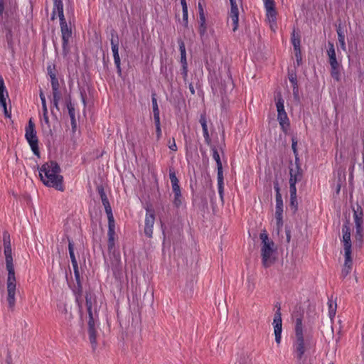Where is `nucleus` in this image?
<instances>
[{
	"instance_id": "423d86ee",
	"label": "nucleus",
	"mask_w": 364,
	"mask_h": 364,
	"mask_svg": "<svg viewBox=\"0 0 364 364\" xmlns=\"http://www.w3.org/2000/svg\"><path fill=\"white\" fill-rule=\"evenodd\" d=\"M328 50H327V55L329 58V64L331 65V73L333 78H334L336 80H339L340 77V64L337 61L336 59V50L334 48V45L331 42L328 43Z\"/></svg>"
},
{
	"instance_id": "f3484780",
	"label": "nucleus",
	"mask_w": 364,
	"mask_h": 364,
	"mask_svg": "<svg viewBox=\"0 0 364 364\" xmlns=\"http://www.w3.org/2000/svg\"><path fill=\"white\" fill-rule=\"evenodd\" d=\"M294 353L298 359H301L305 353L304 338H296V341L294 343Z\"/></svg>"
},
{
	"instance_id": "79ce46f5",
	"label": "nucleus",
	"mask_w": 364,
	"mask_h": 364,
	"mask_svg": "<svg viewBox=\"0 0 364 364\" xmlns=\"http://www.w3.org/2000/svg\"><path fill=\"white\" fill-rule=\"evenodd\" d=\"M51 87L53 90H59V82L57 77H53L50 80Z\"/></svg>"
},
{
	"instance_id": "4c0bfd02",
	"label": "nucleus",
	"mask_w": 364,
	"mask_h": 364,
	"mask_svg": "<svg viewBox=\"0 0 364 364\" xmlns=\"http://www.w3.org/2000/svg\"><path fill=\"white\" fill-rule=\"evenodd\" d=\"M67 107H68V113H69V115L71 118V120H72V123L73 124L74 121H75V108L73 107V105H72L71 102H68L67 104Z\"/></svg>"
},
{
	"instance_id": "a19ab883",
	"label": "nucleus",
	"mask_w": 364,
	"mask_h": 364,
	"mask_svg": "<svg viewBox=\"0 0 364 364\" xmlns=\"http://www.w3.org/2000/svg\"><path fill=\"white\" fill-rule=\"evenodd\" d=\"M0 106L3 108L5 117L9 118L11 117V111L7 108L6 101L0 102Z\"/></svg>"
},
{
	"instance_id": "c756f323",
	"label": "nucleus",
	"mask_w": 364,
	"mask_h": 364,
	"mask_svg": "<svg viewBox=\"0 0 364 364\" xmlns=\"http://www.w3.org/2000/svg\"><path fill=\"white\" fill-rule=\"evenodd\" d=\"M290 205L294 210L297 208L296 190L289 189Z\"/></svg>"
},
{
	"instance_id": "4468645a",
	"label": "nucleus",
	"mask_w": 364,
	"mask_h": 364,
	"mask_svg": "<svg viewBox=\"0 0 364 364\" xmlns=\"http://www.w3.org/2000/svg\"><path fill=\"white\" fill-rule=\"evenodd\" d=\"M111 46L113 53L114 64L116 67L118 68L119 71H120V58L119 55V41L117 36H116V38H114V36L112 35L111 39Z\"/></svg>"
},
{
	"instance_id": "052dcab7",
	"label": "nucleus",
	"mask_w": 364,
	"mask_h": 364,
	"mask_svg": "<svg viewBox=\"0 0 364 364\" xmlns=\"http://www.w3.org/2000/svg\"><path fill=\"white\" fill-rule=\"evenodd\" d=\"M336 32H337V34H338V36H339V33L340 34H342V35H345V31L344 30L341 28V26H339L337 29H336Z\"/></svg>"
},
{
	"instance_id": "c85d7f7f",
	"label": "nucleus",
	"mask_w": 364,
	"mask_h": 364,
	"mask_svg": "<svg viewBox=\"0 0 364 364\" xmlns=\"http://www.w3.org/2000/svg\"><path fill=\"white\" fill-rule=\"evenodd\" d=\"M61 99V94L59 90H53V106L59 110L58 104Z\"/></svg>"
},
{
	"instance_id": "2eb2a0df",
	"label": "nucleus",
	"mask_w": 364,
	"mask_h": 364,
	"mask_svg": "<svg viewBox=\"0 0 364 364\" xmlns=\"http://www.w3.org/2000/svg\"><path fill=\"white\" fill-rule=\"evenodd\" d=\"M99 193L100 195V198H101L102 204L104 205L106 214L107 215V219H108V220H110L112 222V220H114L112 208L110 206L108 198H107V195L105 194L103 188H100L99 190Z\"/></svg>"
},
{
	"instance_id": "2f4dec72",
	"label": "nucleus",
	"mask_w": 364,
	"mask_h": 364,
	"mask_svg": "<svg viewBox=\"0 0 364 364\" xmlns=\"http://www.w3.org/2000/svg\"><path fill=\"white\" fill-rule=\"evenodd\" d=\"M173 205L177 208L180 207L182 205L183 197L181 195V192L173 193Z\"/></svg>"
},
{
	"instance_id": "412c9836",
	"label": "nucleus",
	"mask_w": 364,
	"mask_h": 364,
	"mask_svg": "<svg viewBox=\"0 0 364 364\" xmlns=\"http://www.w3.org/2000/svg\"><path fill=\"white\" fill-rule=\"evenodd\" d=\"M353 219L355 226L361 225L363 223V209L360 205H357V208L353 210Z\"/></svg>"
},
{
	"instance_id": "0eeeda50",
	"label": "nucleus",
	"mask_w": 364,
	"mask_h": 364,
	"mask_svg": "<svg viewBox=\"0 0 364 364\" xmlns=\"http://www.w3.org/2000/svg\"><path fill=\"white\" fill-rule=\"evenodd\" d=\"M274 188L276 191L275 218L277 228L280 229L283 225V200L278 183L274 184Z\"/></svg>"
},
{
	"instance_id": "a18cd8bd",
	"label": "nucleus",
	"mask_w": 364,
	"mask_h": 364,
	"mask_svg": "<svg viewBox=\"0 0 364 364\" xmlns=\"http://www.w3.org/2000/svg\"><path fill=\"white\" fill-rule=\"evenodd\" d=\"M181 74L186 80L188 77V65H182V72Z\"/></svg>"
},
{
	"instance_id": "c03bdc74",
	"label": "nucleus",
	"mask_w": 364,
	"mask_h": 364,
	"mask_svg": "<svg viewBox=\"0 0 364 364\" xmlns=\"http://www.w3.org/2000/svg\"><path fill=\"white\" fill-rule=\"evenodd\" d=\"M168 147L171 150L173 151H176L177 150V146H176V144L175 142V139L173 138L172 139V141H171V140H169L168 141Z\"/></svg>"
},
{
	"instance_id": "49530a36",
	"label": "nucleus",
	"mask_w": 364,
	"mask_h": 364,
	"mask_svg": "<svg viewBox=\"0 0 364 364\" xmlns=\"http://www.w3.org/2000/svg\"><path fill=\"white\" fill-rule=\"evenodd\" d=\"M69 255H70V259H71V262H72V264H73L74 268L75 269L77 268V260H76L74 252H69Z\"/></svg>"
},
{
	"instance_id": "8fccbe9b",
	"label": "nucleus",
	"mask_w": 364,
	"mask_h": 364,
	"mask_svg": "<svg viewBox=\"0 0 364 364\" xmlns=\"http://www.w3.org/2000/svg\"><path fill=\"white\" fill-rule=\"evenodd\" d=\"M5 9V0H0V16H3Z\"/></svg>"
},
{
	"instance_id": "774afa93",
	"label": "nucleus",
	"mask_w": 364,
	"mask_h": 364,
	"mask_svg": "<svg viewBox=\"0 0 364 364\" xmlns=\"http://www.w3.org/2000/svg\"><path fill=\"white\" fill-rule=\"evenodd\" d=\"M50 80L53 79V77H56L55 74V73H50Z\"/></svg>"
},
{
	"instance_id": "5fc2aeb1",
	"label": "nucleus",
	"mask_w": 364,
	"mask_h": 364,
	"mask_svg": "<svg viewBox=\"0 0 364 364\" xmlns=\"http://www.w3.org/2000/svg\"><path fill=\"white\" fill-rule=\"evenodd\" d=\"M199 17L205 16L203 8L200 3L198 4Z\"/></svg>"
},
{
	"instance_id": "7c9ffc66",
	"label": "nucleus",
	"mask_w": 364,
	"mask_h": 364,
	"mask_svg": "<svg viewBox=\"0 0 364 364\" xmlns=\"http://www.w3.org/2000/svg\"><path fill=\"white\" fill-rule=\"evenodd\" d=\"M328 305L329 317L331 318V319H333L336 312V304L333 303V301L329 300L328 302Z\"/></svg>"
},
{
	"instance_id": "4be33fe9",
	"label": "nucleus",
	"mask_w": 364,
	"mask_h": 364,
	"mask_svg": "<svg viewBox=\"0 0 364 364\" xmlns=\"http://www.w3.org/2000/svg\"><path fill=\"white\" fill-rule=\"evenodd\" d=\"M108 237H109V241H108V247L109 249H112L114 245V220H112L111 222L110 220H108Z\"/></svg>"
},
{
	"instance_id": "6e6d98bb",
	"label": "nucleus",
	"mask_w": 364,
	"mask_h": 364,
	"mask_svg": "<svg viewBox=\"0 0 364 364\" xmlns=\"http://www.w3.org/2000/svg\"><path fill=\"white\" fill-rule=\"evenodd\" d=\"M183 19L186 23L188 21V9H183Z\"/></svg>"
},
{
	"instance_id": "a878e982",
	"label": "nucleus",
	"mask_w": 364,
	"mask_h": 364,
	"mask_svg": "<svg viewBox=\"0 0 364 364\" xmlns=\"http://www.w3.org/2000/svg\"><path fill=\"white\" fill-rule=\"evenodd\" d=\"M291 43L294 46V50L297 51V53L299 54L300 36L298 33H296L295 31H294L291 34Z\"/></svg>"
},
{
	"instance_id": "f03ea898",
	"label": "nucleus",
	"mask_w": 364,
	"mask_h": 364,
	"mask_svg": "<svg viewBox=\"0 0 364 364\" xmlns=\"http://www.w3.org/2000/svg\"><path fill=\"white\" fill-rule=\"evenodd\" d=\"M60 166L53 161L43 164L39 168V175L44 185L63 191V177L60 174Z\"/></svg>"
},
{
	"instance_id": "58836bf2",
	"label": "nucleus",
	"mask_w": 364,
	"mask_h": 364,
	"mask_svg": "<svg viewBox=\"0 0 364 364\" xmlns=\"http://www.w3.org/2000/svg\"><path fill=\"white\" fill-rule=\"evenodd\" d=\"M40 98H41V103H42V109H43V112L44 114L46 113H48V109H47V106H46V97L43 94V92L42 91L40 92Z\"/></svg>"
},
{
	"instance_id": "4d7b16f0",
	"label": "nucleus",
	"mask_w": 364,
	"mask_h": 364,
	"mask_svg": "<svg viewBox=\"0 0 364 364\" xmlns=\"http://www.w3.org/2000/svg\"><path fill=\"white\" fill-rule=\"evenodd\" d=\"M295 56L297 63L299 64L300 61L301 60V49L299 50V54L297 53V51H295Z\"/></svg>"
},
{
	"instance_id": "bf43d9fd",
	"label": "nucleus",
	"mask_w": 364,
	"mask_h": 364,
	"mask_svg": "<svg viewBox=\"0 0 364 364\" xmlns=\"http://www.w3.org/2000/svg\"><path fill=\"white\" fill-rule=\"evenodd\" d=\"M296 144H297V142L294 139H292V149L294 152V154H296Z\"/></svg>"
},
{
	"instance_id": "37998d69",
	"label": "nucleus",
	"mask_w": 364,
	"mask_h": 364,
	"mask_svg": "<svg viewBox=\"0 0 364 364\" xmlns=\"http://www.w3.org/2000/svg\"><path fill=\"white\" fill-rule=\"evenodd\" d=\"M352 267L350 266H343L341 272L342 277H346L351 271Z\"/></svg>"
},
{
	"instance_id": "cd10ccee",
	"label": "nucleus",
	"mask_w": 364,
	"mask_h": 364,
	"mask_svg": "<svg viewBox=\"0 0 364 364\" xmlns=\"http://www.w3.org/2000/svg\"><path fill=\"white\" fill-rule=\"evenodd\" d=\"M296 338H303L302 323L301 319H297L295 326Z\"/></svg>"
},
{
	"instance_id": "f8f14e48",
	"label": "nucleus",
	"mask_w": 364,
	"mask_h": 364,
	"mask_svg": "<svg viewBox=\"0 0 364 364\" xmlns=\"http://www.w3.org/2000/svg\"><path fill=\"white\" fill-rule=\"evenodd\" d=\"M274 331L275 335V341L279 344L282 339V321L280 309L279 308L276 311L274 320H273Z\"/></svg>"
},
{
	"instance_id": "ea45409f",
	"label": "nucleus",
	"mask_w": 364,
	"mask_h": 364,
	"mask_svg": "<svg viewBox=\"0 0 364 364\" xmlns=\"http://www.w3.org/2000/svg\"><path fill=\"white\" fill-rule=\"evenodd\" d=\"M151 102H152L153 113L160 112L159 106H158V103H157V100L155 97V95H152Z\"/></svg>"
},
{
	"instance_id": "de8ad7c7",
	"label": "nucleus",
	"mask_w": 364,
	"mask_h": 364,
	"mask_svg": "<svg viewBox=\"0 0 364 364\" xmlns=\"http://www.w3.org/2000/svg\"><path fill=\"white\" fill-rule=\"evenodd\" d=\"M179 50L181 53H186L185 43L182 40L178 41Z\"/></svg>"
},
{
	"instance_id": "a211bd4d",
	"label": "nucleus",
	"mask_w": 364,
	"mask_h": 364,
	"mask_svg": "<svg viewBox=\"0 0 364 364\" xmlns=\"http://www.w3.org/2000/svg\"><path fill=\"white\" fill-rule=\"evenodd\" d=\"M239 4L231 5L230 18L232 24V31H235L238 27Z\"/></svg>"
},
{
	"instance_id": "5701e85b",
	"label": "nucleus",
	"mask_w": 364,
	"mask_h": 364,
	"mask_svg": "<svg viewBox=\"0 0 364 364\" xmlns=\"http://www.w3.org/2000/svg\"><path fill=\"white\" fill-rule=\"evenodd\" d=\"M218 193L220 199L223 200L224 196V182H223V169L218 170Z\"/></svg>"
},
{
	"instance_id": "0e129e2a",
	"label": "nucleus",
	"mask_w": 364,
	"mask_h": 364,
	"mask_svg": "<svg viewBox=\"0 0 364 364\" xmlns=\"http://www.w3.org/2000/svg\"><path fill=\"white\" fill-rule=\"evenodd\" d=\"M230 5L240 4L241 0H230Z\"/></svg>"
},
{
	"instance_id": "e2e57ef3",
	"label": "nucleus",
	"mask_w": 364,
	"mask_h": 364,
	"mask_svg": "<svg viewBox=\"0 0 364 364\" xmlns=\"http://www.w3.org/2000/svg\"><path fill=\"white\" fill-rule=\"evenodd\" d=\"M181 6H182V10L188 9L186 0H181Z\"/></svg>"
},
{
	"instance_id": "6ab92c4d",
	"label": "nucleus",
	"mask_w": 364,
	"mask_h": 364,
	"mask_svg": "<svg viewBox=\"0 0 364 364\" xmlns=\"http://www.w3.org/2000/svg\"><path fill=\"white\" fill-rule=\"evenodd\" d=\"M267 20L269 23L272 31H275L277 28V11L276 10L266 11Z\"/></svg>"
},
{
	"instance_id": "20e7f679",
	"label": "nucleus",
	"mask_w": 364,
	"mask_h": 364,
	"mask_svg": "<svg viewBox=\"0 0 364 364\" xmlns=\"http://www.w3.org/2000/svg\"><path fill=\"white\" fill-rule=\"evenodd\" d=\"M260 239L262 244L261 248L262 264L267 267L270 266L274 261V244L272 241L269 240L268 235L266 232H262L260 234Z\"/></svg>"
},
{
	"instance_id": "3c124183",
	"label": "nucleus",
	"mask_w": 364,
	"mask_h": 364,
	"mask_svg": "<svg viewBox=\"0 0 364 364\" xmlns=\"http://www.w3.org/2000/svg\"><path fill=\"white\" fill-rule=\"evenodd\" d=\"M181 63L182 65H188L186 60V53H181Z\"/></svg>"
},
{
	"instance_id": "473e14b6",
	"label": "nucleus",
	"mask_w": 364,
	"mask_h": 364,
	"mask_svg": "<svg viewBox=\"0 0 364 364\" xmlns=\"http://www.w3.org/2000/svg\"><path fill=\"white\" fill-rule=\"evenodd\" d=\"M213 158L217 164V168L218 170L223 169L222 163L220 161V155L217 149H213Z\"/></svg>"
},
{
	"instance_id": "72a5a7b5",
	"label": "nucleus",
	"mask_w": 364,
	"mask_h": 364,
	"mask_svg": "<svg viewBox=\"0 0 364 364\" xmlns=\"http://www.w3.org/2000/svg\"><path fill=\"white\" fill-rule=\"evenodd\" d=\"M345 262L343 266H350L352 267L353 261L351 257V250L344 251Z\"/></svg>"
},
{
	"instance_id": "bb28decb",
	"label": "nucleus",
	"mask_w": 364,
	"mask_h": 364,
	"mask_svg": "<svg viewBox=\"0 0 364 364\" xmlns=\"http://www.w3.org/2000/svg\"><path fill=\"white\" fill-rule=\"evenodd\" d=\"M199 33L201 36H203L206 33L207 26L205 16L199 17Z\"/></svg>"
},
{
	"instance_id": "09e8293b",
	"label": "nucleus",
	"mask_w": 364,
	"mask_h": 364,
	"mask_svg": "<svg viewBox=\"0 0 364 364\" xmlns=\"http://www.w3.org/2000/svg\"><path fill=\"white\" fill-rule=\"evenodd\" d=\"M154 119L156 125H160V112L159 113H154Z\"/></svg>"
},
{
	"instance_id": "e433bc0d",
	"label": "nucleus",
	"mask_w": 364,
	"mask_h": 364,
	"mask_svg": "<svg viewBox=\"0 0 364 364\" xmlns=\"http://www.w3.org/2000/svg\"><path fill=\"white\" fill-rule=\"evenodd\" d=\"M264 4L266 11L275 9L274 0H264Z\"/></svg>"
},
{
	"instance_id": "f257e3e1",
	"label": "nucleus",
	"mask_w": 364,
	"mask_h": 364,
	"mask_svg": "<svg viewBox=\"0 0 364 364\" xmlns=\"http://www.w3.org/2000/svg\"><path fill=\"white\" fill-rule=\"evenodd\" d=\"M4 244L6 268L8 272L6 279L7 302L9 308L10 309H14L16 304V279L13 263L10 237L7 234L4 235Z\"/></svg>"
},
{
	"instance_id": "dca6fc26",
	"label": "nucleus",
	"mask_w": 364,
	"mask_h": 364,
	"mask_svg": "<svg viewBox=\"0 0 364 364\" xmlns=\"http://www.w3.org/2000/svg\"><path fill=\"white\" fill-rule=\"evenodd\" d=\"M58 14L60 22L65 21L63 13V4L62 0H53V9L52 14V19L55 18V14Z\"/></svg>"
},
{
	"instance_id": "ddd939ff",
	"label": "nucleus",
	"mask_w": 364,
	"mask_h": 364,
	"mask_svg": "<svg viewBox=\"0 0 364 364\" xmlns=\"http://www.w3.org/2000/svg\"><path fill=\"white\" fill-rule=\"evenodd\" d=\"M342 233V242L343 245V250H351L350 228L349 227L348 222H347L346 224L343 225Z\"/></svg>"
},
{
	"instance_id": "f704fd0d",
	"label": "nucleus",
	"mask_w": 364,
	"mask_h": 364,
	"mask_svg": "<svg viewBox=\"0 0 364 364\" xmlns=\"http://www.w3.org/2000/svg\"><path fill=\"white\" fill-rule=\"evenodd\" d=\"M338 43L340 45L341 48L343 51H346V35H342L339 33V36H338Z\"/></svg>"
},
{
	"instance_id": "b1692460",
	"label": "nucleus",
	"mask_w": 364,
	"mask_h": 364,
	"mask_svg": "<svg viewBox=\"0 0 364 364\" xmlns=\"http://www.w3.org/2000/svg\"><path fill=\"white\" fill-rule=\"evenodd\" d=\"M9 98V94L4 85L3 77L0 75V102H6Z\"/></svg>"
},
{
	"instance_id": "9d476101",
	"label": "nucleus",
	"mask_w": 364,
	"mask_h": 364,
	"mask_svg": "<svg viewBox=\"0 0 364 364\" xmlns=\"http://www.w3.org/2000/svg\"><path fill=\"white\" fill-rule=\"evenodd\" d=\"M277 110V119L282 129H285L289 125V119L284 109V100L280 97L276 103Z\"/></svg>"
},
{
	"instance_id": "9b49d317",
	"label": "nucleus",
	"mask_w": 364,
	"mask_h": 364,
	"mask_svg": "<svg viewBox=\"0 0 364 364\" xmlns=\"http://www.w3.org/2000/svg\"><path fill=\"white\" fill-rule=\"evenodd\" d=\"M146 213L144 219V232L145 235L149 238L152 237L154 225L155 223L154 211L151 209L146 208Z\"/></svg>"
},
{
	"instance_id": "6e6552de",
	"label": "nucleus",
	"mask_w": 364,
	"mask_h": 364,
	"mask_svg": "<svg viewBox=\"0 0 364 364\" xmlns=\"http://www.w3.org/2000/svg\"><path fill=\"white\" fill-rule=\"evenodd\" d=\"M296 157L295 164H291L289 168V189L296 190V183L302 179L303 173Z\"/></svg>"
},
{
	"instance_id": "aec40b11",
	"label": "nucleus",
	"mask_w": 364,
	"mask_h": 364,
	"mask_svg": "<svg viewBox=\"0 0 364 364\" xmlns=\"http://www.w3.org/2000/svg\"><path fill=\"white\" fill-rule=\"evenodd\" d=\"M169 178L171 183L173 193H179L181 192V188L179 186V181L176 176V173L173 169L169 170Z\"/></svg>"
},
{
	"instance_id": "13d9d810",
	"label": "nucleus",
	"mask_w": 364,
	"mask_h": 364,
	"mask_svg": "<svg viewBox=\"0 0 364 364\" xmlns=\"http://www.w3.org/2000/svg\"><path fill=\"white\" fill-rule=\"evenodd\" d=\"M293 94L294 95L295 97H298V95H299V90H298V87L297 85H294L293 86Z\"/></svg>"
},
{
	"instance_id": "69168bd1",
	"label": "nucleus",
	"mask_w": 364,
	"mask_h": 364,
	"mask_svg": "<svg viewBox=\"0 0 364 364\" xmlns=\"http://www.w3.org/2000/svg\"><path fill=\"white\" fill-rule=\"evenodd\" d=\"M43 117H44V120L46 123H48V113H46L44 114L43 113Z\"/></svg>"
},
{
	"instance_id": "c9c22d12",
	"label": "nucleus",
	"mask_w": 364,
	"mask_h": 364,
	"mask_svg": "<svg viewBox=\"0 0 364 364\" xmlns=\"http://www.w3.org/2000/svg\"><path fill=\"white\" fill-rule=\"evenodd\" d=\"M355 238L360 243H361L363 238V227L361 225L355 226Z\"/></svg>"
},
{
	"instance_id": "603ef678",
	"label": "nucleus",
	"mask_w": 364,
	"mask_h": 364,
	"mask_svg": "<svg viewBox=\"0 0 364 364\" xmlns=\"http://www.w3.org/2000/svg\"><path fill=\"white\" fill-rule=\"evenodd\" d=\"M156 137L157 139H159L161 136V124L160 125H156Z\"/></svg>"
},
{
	"instance_id": "1a4fd4ad",
	"label": "nucleus",
	"mask_w": 364,
	"mask_h": 364,
	"mask_svg": "<svg viewBox=\"0 0 364 364\" xmlns=\"http://www.w3.org/2000/svg\"><path fill=\"white\" fill-rule=\"evenodd\" d=\"M60 25L63 41V54L65 56L70 52L69 41L72 36V31L68 26L66 21L60 22Z\"/></svg>"
},
{
	"instance_id": "864d4df0",
	"label": "nucleus",
	"mask_w": 364,
	"mask_h": 364,
	"mask_svg": "<svg viewBox=\"0 0 364 364\" xmlns=\"http://www.w3.org/2000/svg\"><path fill=\"white\" fill-rule=\"evenodd\" d=\"M289 81L292 83L293 86L297 85V80H296V77L295 75H289Z\"/></svg>"
},
{
	"instance_id": "338daca9",
	"label": "nucleus",
	"mask_w": 364,
	"mask_h": 364,
	"mask_svg": "<svg viewBox=\"0 0 364 364\" xmlns=\"http://www.w3.org/2000/svg\"><path fill=\"white\" fill-rule=\"evenodd\" d=\"M189 89H190V91L191 92L192 94L195 93V90H194L193 86L191 84L189 85Z\"/></svg>"
},
{
	"instance_id": "7ed1b4c3",
	"label": "nucleus",
	"mask_w": 364,
	"mask_h": 364,
	"mask_svg": "<svg viewBox=\"0 0 364 364\" xmlns=\"http://www.w3.org/2000/svg\"><path fill=\"white\" fill-rule=\"evenodd\" d=\"M95 298L91 294L86 295V306L89 314L88 320V336L89 340L93 349L97 346V314L95 308H93Z\"/></svg>"
},
{
	"instance_id": "39448f33",
	"label": "nucleus",
	"mask_w": 364,
	"mask_h": 364,
	"mask_svg": "<svg viewBox=\"0 0 364 364\" xmlns=\"http://www.w3.org/2000/svg\"><path fill=\"white\" fill-rule=\"evenodd\" d=\"M25 137L34 155L39 156L38 140L35 130V125L31 119L29 120L28 125L26 127Z\"/></svg>"
},
{
	"instance_id": "393cba45",
	"label": "nucleus",
	"mask_w": 364,
	"mask_h": 364,
	"mask_svg": "<svg viewBox=\"0 0 364 364\" xmlns=\"http://www.w3.org/2000/svg\"><path fill=\"white\" fill-rule=\"evenodd\" d=\"M200 123L202 129H203V136H204L205 141L207 143H209L210 141V136L208 134L206 119L204 116L200 117Z\"/></svg>"
},
{
	"instance_id": "680f3d73",
	"label": "nucleus",
	"mask_w": 364,
	"mask_h": 364,
	"mask_svg": "<svg viewBox=\"0 0 364 364\" xmlns=\"http://www.w3.org/2000/svg\"><path fill=\"white\" fill-rule=\"evenodd\" d=\"M68 249H69V252H74L73 244L70 240H69V242H68Z\"/></svg>"
}]
</instances>
